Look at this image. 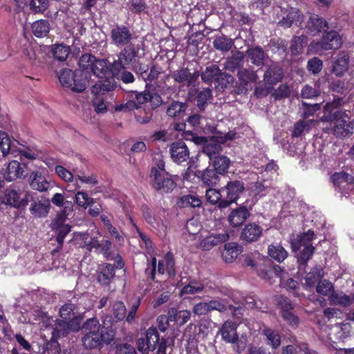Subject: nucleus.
Instances as JSON below:
<instances>
[{"mask_svg": "<svg viewBox=\"0 0 354 354\" xmlns=\"http://www.w3.org/2000/svg\"><path fill=\"white\" fill-rule=\"evenodd\" d=\"M229 234L226 230L221 232H215L209 234L202 240L200 243L201 248L204 250H209L214 246L222 244L229 239Z\"/></svg>", "mask_w": 354, "mask_h": 354, "instance_id": "nucleus-13", "label": "nucleus"}, {"mask_svg": "<svg viewBox=\"0 0 354 354\" xmlns=\"http://www.w3.org/2000/svg\"><path fill=\"white\" fill-rule=\"evenodd\" d=\"M111 38L116 45L128 44L132 39V34L124 25H116L111 30Z\"/></svg>", "mask_w": 354, "mask_h": 354, "instance_id": "nucleus-16", "label": "nucleus"}, {"mask_svg": "<svg viewBox=\"0 0 354 354\" xmlns=\"http://www.w3.org/2000/svg\"><path fill=\"white\" fill-rule=\"evenodd\" d=\"M1 204H5L14 207L26 206L28 203L27 199L21 197V193L14 189L5 190L3 196L0 197Z\"/></svg>", "mask_w": 354, "mask_h": 354, "instance_id": "nucleus-15", "label": "nucleus"}, {"mask_svg": "<svg viewBox=\"0 0 354 354\" xmlns=\"http://www.w3.org/2000/svg\"><path fill=\"white\" fill-rule=\"evenodd\" d=\"M278 307L280 308V315L283 319L292 328H296L299 324L298 316L293 311L294 306L290 300L282 296H277L275 299Z\"/></svg>", "mask_w": 354, "mask_h": 354, "instance_id": "nucleus-7", "label": "nucleus"}, {"mask_svg": "<svg viewBox=\"0 0 354 354\" xmlns=\"http://www.w3.org/2000/svg\"><path fill=\"white\" fill-rule=\"evenodd\" d=\"M187 109V104L186 103L178 101H174L169 105L166 113L169 117L171 118H180L184 115V113Z\"/></svg>", "mask_w": 354, "mask_h": 354, "instance_id": "nucleus-34", "label": "nucleus"}, {"mask_svg": "<svg viewBox=\"0 0 354 354\" xmlns=\"http://www.w3.org/2000/svg\"><path fill=\"white\" fill-rule=\"evenodd\" d=\"M115 336L112 330H101V333H85L82 337V344L86 349H93L102 347L104 344H108Z\"/></svg>", "mask_w": 354, "mask_h": 354, "instance_id": "nucleus-5", "label": "nucleus"}, {"mask_svg": "<svg viewBox=\"0 0 354 354\" xmlns=\"http://www.w3.org/2000/svg\"><path fill=\"white\" fill-rule=\"evenodd\" d=\"M168 315L171 322H175L181 326L187 323L191 317V313L187 310H178L175 308H170L168 310Z\"/></svg>", "mask_w": 354, "mask_h": 354, "instance_id": "nucleus-26", "label": "nucleus"}, {"mask_svg": "<svg viewBox=\"0 0 354 354\" xmlns=\"http://www.w3.org/2000/svg\"><path fill=\"white\" fill-rule=\"evenodd\" d=\"M206 288H207V286H204L199 282L195 281H191L188 285L182 288L181 295H194L201 292ZM208 288L213 290L215 292L217 291V288H214V286H212V284L208 286Z\"/></svg>", "mask_w": 354, "mask_h": 354, "instance_id": "nucleus-36", "label": "nucleus"}, {"mask_svg": "<svg viewBox=\"0 0 354 354\" xmlns=\"http://www.w3.org/2000/svg\"><path fill=\"white\" fill-rule=\"evenodd\" d=\"M115 276V268L111 264L102 265L97 276V281L102 285H107Z\"/></svg>", "mask_w": 354, "mask_h": 354, "instance_id": "nucleus-31", "label": "nucleus"}, {"mask_svg": "<svg viewBox=\"0 0 354 354\" xmlns=\"http://www.w3.org/2000/svg\"><path fill=\"white\" fill-rule=\"evenodd\" d=\"M214 46L217 50L228 51L232 47V41L225 37H219L214 39Z\"/></svg>", "mask_w": 354, "mask_h": 354, "instance_id": "nucleus-63", "label": "nucleus"}, {"mask_svg": "<svg viewBox=\"0 0 354 354\" xmlns=\"http://www.w3.org/2000/svg\"><path fill=\"white\" fill-rule=\"evenodd\" d=\"M202 204L201 198L196 195H184L177 202V205L179 207H198Z\"/></svg>", "mask_w": 354, "mask_h": 354, "instance_id": "nucleus-39", "label": "nucleus"}, {"mask_svg": "<svg viewBox=\"0 0 354 354\" xmlns=\"http://www.w3.org/2000/svg\"><path fill=\"white\" fill-rule=\"evenodd\" d=\"M59 80L62 86L77 92L84 91L87 86V76L81 71L64 68L60 71Z\"/></svg>", "mask_w": 354, "mask_h": 354, "instance_id": "nucleus-4", "label": "nucleus"}, {"mask_svg": "<svg viewBox=\"0 0 354 354\" xmlns=\"http://www.w3.org/2000/svg\"><path fill=\"white\" fill-rule=\"evenodd\" d=\"M30 186L32 189L44 192L48 189L49 183L40 171H35L30 176Z\"/></svg>", "mask_w": 354, "mask_h": 354, "instance_id": "nucleus-24", "label": "nucleus"}, {"mask_svg": "<svg viewBox=\"0 0 354 354\" xmlns=\"http://www.w3.org/2000/svg\"><path fill=\"white\" fill-rule=\"evenodd\" d=\"M158 274L166 275L168 277H174L176 274L175 263L173 256L167 253L162 259L160 260L158 265Z\"/></svg>", "mask_w": 354, "mask_h": 354, "instance_id": "nucleus-18", "label": "nucleus"}, {"mask_svg": "<svg viewBox=\"0 0 354 354\" xmlns=\"http://www.w3.org/2000/svg\"><path fill=\"white\" fill-rule=\"evenodd\" d=\"M100 324L96 317L88 319L82 326V329L85 333H101Z\"/></svg>", "mask_w": 354, "mask_h": 354, "instance_id": "nucleus-49", "label": "nucleus"}, {"mask_svg": "<svg viewBox=\"0 0 354 354\" xmlns=\"http://www.w3.org/2000/svg\"><path fill=\"white\" fill-rule=\"evenodd\" d=\"M56 174L65 182H73L74 179L73 174L62 165H57L55 167Z\"/></svg>", "mask_w": 354, "mask_h": 354, "instance_id": "nucleus-60", "label": "nucleus"}, {"mask_svg": "<svg viewBox=\"0 0 354 354\" xmlns=\"http://www.w3.org/2000/svg\"><path fill=\"white\" fill-rule=\"evenodd\" d=\"M153 177V187L162 192H171L176 187V183L170 175L166 171H158L156 169H151Z\"/></svg>", "mask_w": 354, "mask_h": 354, "instance_id": "nucleus-10", "label": "nucleus"}, {"mask_svg": "<svg viewBox=\"0 0 354 354\" xmlns=\"http://www.w3.org/2000/svg\"><path fill=\"white\" fill-rule=\"evenodd\" d=\"M230 160L226 156H221L215 157L213 162V169L220 175H222L227 172L230 166Z\"/></svg>", "mask_w": 354, "mask_h": 354, "instance_id": "nucleus-46", "label": "nucleus"}, {"mask_svg": "<svg viewBox=\"0 0 354 354\" xmlns=\"http://www.w3.org/2000/svg\"><path fill=\"white\" fill-rule=\"evenodd\" d=\"M236 138V133L234 131H229L223 135L216 136V141L218 143L214 142H210L207 143L203 148V152L206 153L210 159L213 158L214 156L218 153L221 149V145L219 143H224L228 140H234Z\"/></svg>", "mask_w": 354, "mask_h": 354, "instance_id": "nucleus-12", "label": "nucleus"}, {"mask_svg": "<svg viewBox=\"0 0 354 354\" xmlns=\"http://www.w3.org/2000/svg\"><path fill=\"white\" fill-rule=\"evenodd\" d=\"M31 29L33 35L37 37H44L49 32L48 24H31Z\"/></svg>", "mask_w": 354, "mask_h": 354, "instance_id": "nucleus-57", "label": "nucleus"}, {"mask_svg": "<svg viewBox=\"0 0 354 354\" xmlns=\"http://www.w3.org/2000/svg\"><path fill=\"white\" fill-rule=\"evenodd\" d=\"M24 167L21 166L18 160L10 161L5 173V178L7 181H12L21 178L24 175Z\"/></svg>", "mask_w": 354, "mask_h": 354, "instance_id": "nucleus-29", "label": "nucleus"}, {"mask_svg": "<svg viewBox=\"0 0 354 354\" xmlns=\"http://www.w3.org/2000/svg\"><path fill=\"white\" fill-rule=\"evenodd\" d=\"M238 77L239 80L244 84H247L249 82H254L258 79L256 72L247 69L239 70L238 71Z\"/></svg>", "mask_w": 354, "mask_h": 354, "instance_id": "nucleus-54", "label": "nucleus"}, {"mask_svg": "<svg viewBox=\"0 0 354 354\" xmlns=\"http://www.w3.org/2000/svg\"><path fill=\"white\" fill-rule=\"evenodd\" d=\"M342 41L338 32L331 30L324 35L321 41H312L308 46L310 52L319 53L323 50L338 49Z\"/></svg>", "mask_w": 354, "mask_h": 354, "instance_id": "nucleus-6", "label": "nucleus"}, {"mask_svg": "<svg viewBox=\"0 0 354 354\" xmlns=\"http://www.w3.org/2000/svg\"><path fill=\"white\" fill-rule=\"evenodd\" d=\"M76 309V306L72 303L63 305L59 309V315L64 319H69Z\"/></svg>", "mask_w": 354, "mask_h": 354, "instance_id": "nucleus-64", "label": "nucleus"}, {"mask_svg": "<svg viewBox=\"0 0 354 354\" xmlns=\"http://www.w3.org/2000/svg\"><path fill=\"white\" fill-rule=\"evenodd\" d=\"M0 149L3 156L11 153L17 157V154H15L17 149H15L7 133L3 131H0Z\"/></svg>", "mask_w": 354, "mask_h": 354, "instance_id": "nucleus-32", "label": "nucleus"}, {"mask_svg": "<svg viewBox=\"0 0 354 354\" xmlns=\"http://www.w3.org/2000/svg\"><path fill=\"white\" fill-rule=\"evenodd\" d=\"M169 152L172 160L178 164L187 161L189 157V149L183 141H177L171 143Z\"/></svg>", "mask_w": 354, "mask_h": 354, "instance_id": "nucleus-14", "label": "nucleus"}, {"mask_svg": "<svg viewBox=\"0 0 354 354\" xmlns=\"http://www.w3.org/2000/svg\"><path fill=\"white\" fill-rule=\"evenodd\" d=\"M212 97V91L209 88H204L197 95V106L200 110H204L207 101Z\"/></svg>", "mask_w": 354, "mask_h": 354, "instance_id": "nucleus-56", "label": "nucleus"}, {"mask_svg": "<svg viewBox=\"0 0 354 354\" xmlns=\"http://www.w3.org/2000/svg\"><path fill=\"white\" fill-rule=\"evenodd\" d=\"M219 76L226 78L227 83L233 82V77L227 73H222L219 68L216 65L207 66L201 74L202 80L205 82H212L213 80H219Z\"/></svg>", "mask_w": 354, "mask_h": 354, "instance_id": "nucleus-19", "label": "nucleus"}, {"mask_svg": "<svg viewBox=\"0 0 354 354\" xmlns=\"http://www.w3.org/2000/svg\"><path fill=\"white\" fill-rule=\"evenodd\" d=\"M48 53V46L38 45L36 41H30L26 36L21 40V57L32 66H39L44 64Z\"/></svg>", "mask_w": 354, "mask_h": 354, "instance_id": "nucleus-2", "label": "nucleus"}, {"mask_svg": "<svg viewBox=\"0 0 354 354\" xmlns=\"http://www.w3.org/2000/svg\"><path fill=\"white\" fill-rule=\"evenodd\" d=\"M205 198L207 202L212 205H220L223 199L221 198V194L219 190L214 188H209L205 192Z\"/></svg>", "mask_w": 354, "mask_h": 354, "instance_id": "nucleus-51", "label": "nucleus"}, {"mask_svg": "<svg viewBox=\"0 0 354 354\" xmlns=\"http://www.w3.org/2000/svg\"><path fill=\"white\" fill-rule=\"evenodd\" d=\"M111 76L120 80L124 84H129L134 82L135 78L133 75L125 70V66L117 67L115 66H111Z\"/></svg>", "mask_w": 354, "mask_h": 354, "instance_id": "nucleus-30", "label": "nucleus"}, {"mask_svg": "<svg viewBox=\"0 0 354 354\" xmlns=\"http://www.w3.org/2000/svg\"><path fill=\"white\" fill-rule=\"evenodd\" d=\"M137 56V52L132 46L124 48L118 55V60L115 61L111 66L118 67L125 66L133 62Z\"/></svg>", "mask_w": 354, "mask_h": 354, "instance_id": "nucleus-21", "label": "nucleus"}, {"mask_svg": "<svg viewBox=\"0 0 354 354\" xmlns=\"http://www.w3.org/2000/svg\"><path fill=\"white\" fill-rule=\"evenodd\" d=\"M328 299L331 304L343 307H347L351 304V298L342 292H333L330 295Z\"/></svg>", "mask_w": 354, "mask_h": 354, "instance_id": "nucleus-44", "label": "nucleus"}, {"mask_svg": "<svg viewBox=\"0 0 354 354\" xmlns=\"http://www.w3.org/2000/svg\"><path fill=\"white\" fill-rule=\"evenodd\" d=\"M52 52L57 59L64 61L70 53V48L63 44H56L52 49Z\"/></svg>", "mask_w": 354, "mask_h": 354, "instance_id": "nucleus-53", "label": "nucleus"}, {"mask_svg": "<svg viewBox=\"0 0 354 354\" xmlns=\"http://www.w3.org/2000/svg\"><path fill=\"white\" fill-rule=\"evenodd\" d=\"M283 78V71L276 64H271L264 73L263 79L266 84L274 85Z\"/></svg>", "mask_w": 354, "mask_h": 354, "instance_id": "nucleus-23", "label": "nucleus"}, {"mask_svg": "<svg viewBox=\"0 0 354 354\" xmlns=\"http://www.w3.org/2000/svg\"><path fill=\"white\" fill-rule=\"evenodd\" d=\"M343 104L342 99L335 98L332 102L327 103L324 109L322 121L334 122V126L325 132L333 133L337 138H345L353 132V122H348V115L337 109Z\"/></svg>", "mask_w": 354, "mask_h": 354, "instance_id": "nucleus-1", "label": "nucleus"}, {"mask_svg": "<svg viewBox=\"0 0 354 354\" xmlns=\"http://www.w3.org/2000/svg\"><path fill=\"white\" fill-rule=\"evenodd\" d=\"M315 121L313 120H308L305 121L297 122L294 127V129L292 133L293 137H299L303 133L308 132L310 128L315 125Z\"/></svg>", "mask_w": 354, "mask_h": 354, "instance_id": "nucleus-45", "label": "nucleus"}, {"mask_svg": "<svg viewBox=\"0 0 354 354\" xmlns=\"http://www.w3.org/2000/svg\"><path fill=\"white\" fill-rule=\"evenodd\" d=\"M48 6V0H31L30 2V9L35 13L43 12Z\"/></svg>", "mask_w": 354, "mask_h": 354, "instance_id": "nucleus-61", "label": "nucleus"}, {"mask_svg": "<svg viewBox=\"0 0 354 354\" xmlns=\"http://www.w3.org/2000/svg\"><path fill=\"white\" fill-rule=\"evenodd\" d=\"M159 334L155 327H150L146 332L145 337L137 341V348L142 354H148L149 351L155 350L159 343Z\"/></svg>", "mask_w": 354, "mask_h": 354, "instance_id": "nucleus-8", "label": "nucleus"}, {"mask_svg": "<svg viewBox=\"0 0 354 354\" xmlns=\"http://www.w3.org/2000/svg\"><path fill=\"white\" fill-rule=\"evenodd\" d=\"M116 84L113 78L106 80L103 82L95 84L91 88V93L95 96H101L100 94L105 91H112L115 88Z\"/></svg>", "mask_w": 354, "mask_h": 354, "instance_id": "nucleus-41", "label": "nucleus"}, {"mask_svg": "<svg viewBox=\"0 0 354 354\" xmlns=\"http://www.w3.org/2000/svg\"><path fill=\"white\" fill-rule=\"evenodd\" d=\"M241 250L235 243H229L225 245V249L222 254L224 261L232 263L240 254Z\"/></svg>", "mask_w": 354, "mask_h": 354, "instance_id": "nucleus-37", "label": "nucleus"}, {"mask_svg": "<svg viewBox=\"0 0 354 354\" xmlns=\"http://www.w3.org/2000/svg\"><path fill=\"white\" fill-rule=\"evenodd\" d=\"M248 54L254 64L260 66L263 64L265 53L261 48L256 47L249 49Z\"/></svg>", "mask_w": 354, "mask_h": 354, "instance_id": "nucleus-50", "label": "nucleus"}, {"mask_svg": "<svg viewBox=\"0 0 354 354\" xmlns=\"http://www.w3.org/2000/svg\"><path fill=\"white\" fill-rule=\"evenodd\" d=\"M50 204L47 201H34L31 204L30 210L31 213L36 217L46 216L49 210Z\"/></svg>", "mask_w": 354, "mask_h": 354, "instance_id": "nucleus-33", "label": "nucleus"}, {"mask_svg": "<svg viewBox=\"0 0 354 354\" xmlns=\"http://www.w3.org/2000/svg\"><path fill=\"white\" fill-rule=\"evenodd\" d=\"M263 334L266 337L268 344L272 348H277L281 344V335L278 331L274 330L270 328H266L263 330Z\"/></svg>", "mask_w": 354, "mask_h": 354, "instance_id": "nucleus-42", "label": "nucleus"}, {"mask_svg": "<svg viewBox=\"0 0 354 354\" xmlns=\"http://www.w3.org/2000/svg\"><path fill=\"white\" fill-rule=\"evenodd\" d=\"M83 319L84 315H78L73 317L68 322L63 320H57L54 328V333H57L58 336H65L69 331L77 332L80 328H82V322Z\"/></svg>", "mask_w": 354, "mask_h": 354, "instance_id": "nucleus-11", "label": "nucleus"}, {"mask_svg": "<svg viewBox=\"0 0 354 354\" xmlns=\"http://www.w3.org/2000/svg\"><path fill=\"white\" fill-rule=\"evenodd\" d=\"M349 57L346 54H342L335 61L333 68V73L337 76H342L348 69Z\"/></svg>", "mask_w": 354, "mask_h": 354, "instance_id": "nucleus-40", "label": "nucleus"}, {"mask_svg": "<svg viewBox=\"0 0 354 354\" xmlns=\"http://www.w3.org/2000/svg\"><path fill=\"white\" fill-rule=\"evenodd\" d=\"M127 310L123 302L116 301L113 304V313L116 321L122 320L126 315Z\"/></svg>", "mask_w": 354, "mask_h": 354, "instance_id": "nucleus-59", "label": "nucleus"}, {"mask_svg": "<svg viewBox=\"0 0 354 354\" xmlns=\"http://www.w3.org/2000/svg\"><path fill=\"white\" fill-rule=\"evenodd\" d=\"M95 57L90 54H84L81 56L79 60V69L76 71H81L83 74L86 75L87 79L91 71V68Z\"/></svg>", "mask_w": 354, "mask_h": 354, "instance_id": "nucleus-38", "label": "nucleus"}, {"mask_svg": "<svg viewBox=\"0 0 354 354\" xmlns=\"http://www.w3.org/2000/svg\"><path fill=\"white\" fill-rule=\"evenodd\" d=\"M262 234L261 227L255 224L250 223L245 226L241 233V238L248 242L257 241Z\"/></svg>", "mask_w": 354, "mask_h": 354, "instance_id": "nucleus-27", "label": "nucleus"}, {"mask_svg": "<svg viewBox=\"0 0 354 354\" xmlns=\"http://www.w3.org/2000/svg\"><path fill=\"white\" fill-rule=\"evenodd\" d=\"M75 202L78 206L86 209L94 203V200L86 192L78 191L75 195Z\"/></svg>", "mask_w": 354, "mask_h": 354, "instance_id": "nucleus-47", "label": "nucleus"}, {"mask_svg": "<svg viewBox=\"0 0 354 354\" xmlns=\"http://www.w3.org/2000/svg\"><path fill=\"white\" fill-rule=\"evenodd\" d=\"M270 187L267 181L257 182L252 187L251 192L257 201L259 198L270 192Z\"/></svg>", "mask_w": 354, "mask_h": 354, "instance_id": "nucleus-48", "label": "nucleus"}, {"mask_svg": "<svg viewBox=\"0 0 354 354\" xmlns=\"http://www.w3.org/2000/svg\"><path fill=\"white\" fill-rule=\"evenodd\" d=\"M324 277L323 269L319 266H315L308 272L305 277L304 286L306 290H310Z\"/></svg>", "mask_w": 354, "mask_h": 354, "instance_id": "nucleus-25", "label": "nucleus"}, {"mask_svg": "<svg viewBox=\"0 0 354 354\" xmlns=\"http://www.w3.org/2000/svg\"><path fill=\"white\" fill-rule=\"evenodd\" d=\"M304 15L296 8H290L288 10L286 17H284L280 22H302Z\"/></svg>", "mask_w": 354, "mask_h": 354, "instance_id": "nucleus-52", "label": "nucleus"}, {"mask_svg": "<svg viewBox=\"0 0 354 354\" xmlns=\"http://www.w3.org/2000/svg\"><path fill=\"white\" fill-rule=\"evenodd\" d=\"M249 215V211L245 207H239L231 212L228 221L232 226L238 227L244 223Z\"/></svg>", "mask_w": 354, "mask_h": 354, "instance_id": "nucleus-22", "label": "nucleus"}, {"mask_svg": "<svg viewBox=\"0 0 354 354\" xmlns=\"http://www.w3.org/2000/svg\"><path fill=\"white\" fill-rule=\"evenodd\" d=\"M244 189V184L242 181L236 180L229 181L227 185L222 188V189L226 191V198H224L221 202L220 208H225L232 203H235Z\"/></svg>", "mask_w": 354, "mask_h": 354, "instance_id": "nucleus-9", "label": "nucleus"}, {"mask_svg": "<svg viewBox=\"0 0 354 354\" xmlns=\"http://www.w3.org/2000/svg\"><path fill=\"white\" fill-rule=\"evenodd\" d=\"M237 324L232 321H226L219 329L222 339L227 343H235L237 339Z\"/></svg>", "mask_w": 354, "mask_h": 354, "instance_id": "nucleus-20", "label": "nucleus"}, {"mask_svg": "<svg viewBox=\"0 0 354 354\" xmlns=\"http://www.w3.org/2000/svg\"><path fill=\"white\" fill-rule=\"evenodd\" d=\"M243 61V56L242 53H238L237 54L228 58L225 62V68L230 71L240 67Z\"/></svg>", "mask_w": 354, "mask_h": 354, "instance_id": "nucleus-55", "label": "nucleus"}, {"mask_svg": "<svg viewBox=\"0 0 354 354\" xmlns=\"http://www.w3.org/2000/svg\"><path fill=\"white\" fill-rule=\"evenodd\" d=\"M316 290L319 295L326 296L333 291V286L327 280L319 281L316 286Z\"/></svg>", "mask_w": 354, "mask_h": 354, "instance_id": "nucleus-62", "label": "nucleus"}, {"mask_svg": "<svg viewBox=\"0 0 354 354\" xmlns=\"http://www.w3.org/2000/svg\"><path fill=\"white\" fill-rule=\"evenodd\" d=\"M94 75L99 78H108L111 75V67L104 59H96L94 61L91 71Z\"/></svg>", "mask_w": 354, "mask_h": 354, "instance_id": "nucleus-28", "label": "nucleus"}, {"mask_svg": "<svg viewBox=\"0 0 354 354\" xmlns=\"http://www.w3.org/2000/svg\"><path fill=\"white\" fill-rule=\"evenodd\" d=\"M268 250L270 257L278 262L283 261L288 256L286 250L280 245H270Z\"/></svg>", "mask_w": 354, "mask_h": 354, "instance_id": "nucleus-43", "label": "nucleus"}, {"mask_svg": "<svg viewBox=\"0 0 354 354\" xmlns=\"http://www.w3.org/2000/svg\"><path fill=\"white\" fill-rule=\"evenodd\" d=\"M219 175L213 168L207 167L201 175V180L206 186L213 187L218 183Z\"/></svg>", "mask_w": 354, "mask_h": 354, "instance_id": "nucleus-35", "label": "nucleus"}, {"mask_svg": "<svg viewBox=\"0 0 354 354\" xmlns=\"http://www.w3.org/2000/svg\"><path fill=\"white\" fill-rule=\"evenodd\" d=\"M198 77V74L194 73L192 74L189 69L187 68H183L174 72L172 77L174 81L182 86H189L194 84L196 79Z\"/></svg>", "mask_w": 354, "mask_h": 354, "instance_id": "nucleus-17", "label": "nucleus"}, {"mask_svg": "<svg viewBox=\"0 0 354 354\" xmlns=\"http://www.w3.org/2000/svg\"><path fill=\"white\" fill-rule=\"evenodd\" d=\"M314 237V232L309 230L306 233H304L291 241L293 251L297 252L301 250L297 255L298 261L300 264L299 270L306 266V262L314 253L315 248L311 243Z\"/></svg>", "mask_w": 354, "mask_h": 354, "instance_id": "nucleus-3", "label": "nucleus"}, {"mask_svg": "<svg viewBox=\"0 0 354 354\" xmlns=\"http://www.w3.org/2000/svg\"><path fill=\"white\" fill-rule=\"evenodd\" d=\"M331 180L335 186H342L351 181V177L345 172L335 173L331 176Z\"/></svg>", "mask_w": 354, "mask_h": 354, "instance_id": "nucleus-58", "label": "nucleus"}]
</instances>
